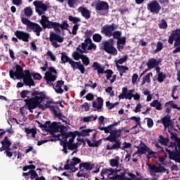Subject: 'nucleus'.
<instances>
[{"instance_id": "nucleus-28", "label": "nucleus", "mask_w": 180, "mask_h": 180, "mask_svg": "<svg viewBox=\"0 0 180 180\" xmlns=\"http://www.w3.org/2000/svg\"><path fill=\"white\" fill-rule=\"evenodd\" d=\"M119 171L117 169H112V167H110L108 169H103L101 171V175H105L109 178L110 175H113L114 174H117Z\"/></svg>"}, {"instance_id": "nucleus-35", "label": "nucleus", "mask_w": 180, "mask_h": 180, "mask_svg": "<svg viewBox=\"0 0 180 180\" xmlns=\"http://www.w3.org/2000/svg\"><path fill=\"white\" fill-rule=\"evenodd\" d=\"M70 27V24L68 20H64L61 24L58 22V29H61V30H68Z\"/></svg>"}, {"instance_id": "nucleus-48", "label": "nucleus", "mask_w": 180, "mask_h": 180, "mask_svg": "<svg viewBox=\"0 0 180 180\" xmlns=\"http://www.w3.org/2000/svg\"><path fill=\"white\" fill-rule=\"evenodd\" d=\"M68 20L70 22H72V23H74V25H78V22H81V19H79V18L74 17L72 15H69Z\"/></svg>"}, {"instance_id": "nucleus-24", "label": "nucleus", "mask_w": 180, "mask_h": 180, "mask_svg": "<svg viewBox=\"0 0 180 180\" xmlns=\"http://www.w3.org/2000/svg\"><path fill=\"white\" fill-rule=\"evenodd\" d=\"M96 101H93L92 106L94 109L97 108L98 112L101 111V109L103 108V98L102 97H97Z\"/></svg>"}, {"instance_id": "nucleus-19", "label": "nucleus", "mask_w": 180, "mask_h": 180, "mask_svg": "<svg viewBox=\"0 0 180 180\" xmlns=\"http://www.w3.org/2000/svg\"><path fill=\"white\" fill-rule=\"evenodd\" d=\"M43 27L40 26V25L36 22H32L27 30H29V32H33V33H35L36 36L39 37H40V33L43 32Z\"/></svg>"}, {"instance_id": "nucleus-30", "label": "nucleus", "mask_w": 180, "mask_h": 180, "mask_svg": "<svg viewBox=\"0 0 180 180\" xmlns=\"http://www.w3.org/2000/svg\"><path fill=\"white\" fill-rule=\"evenodd\" d=\"M48 129L52 131V133H58V129H60V125H58V123L57 122H51L49 121V123L48 124Z\"/></svg>"}, {"instance_id": "nucleus-46", "label": "nucleus", "mask_w": 180, "mask_h": 180, "mask_svg": "<svg viewBox=\"0 0 180 180\" xmlns=\"http://www.w3.org/2000/svg\"><path fill=\"white\" fill-rule=\"evenodd\" d=\"M21 22L23 25H25L27 26V29L28 30L30 26L32 25V22L31 20H30L29 19L26 18H21Z\"/></svg>"}, {"instance_id": "nucleus-4", "label": "nucleus", "mask_w": 180, "mask_h": 180, "mask_svg": "<svg viewBox=\"0 0 180 180\" xmlns=\"http://www.w3.org/2000/svg\"><path fill=\"white\" fill-rule=\"evenodd\" d=\"M44 67L48 70V71L45 72L44 79L46 81L47 85H49V86H54V82L57 79V75H58L57 69L53 66L49 68V63H47V62H46Z\"/></svg>"}, {"instance_id": "nucleus-17", "label": "nucleus", "mask_w": 180, "mask_h": 180, "mask_svg": "<svg viewBox=\"0 0 180 180\" xmlns=\"http://www.w3.org/2000/svg\"><path fill=\"white\" fill-rule=\"evenodd\" d=\"M98 130H101V131H104V133H105V134H108L110 133V136L112 135V133H115V131H116L115 134L116 136H119V133H120V134H122V130L120 129H113L112 127H111V125H108L107 127H98Z\"/></svg>"}, {"instance_id": "nucleus-52", "label": "nucleus", "mask_w": 180, "mask_h": 180, "mask_svg": "<svg viewBox=\"0 0 180 180\" xmlns=\"http://www.w3.org/2000/svg\"><path fill=\"white\" fill-rule=\"evenodd\" d=\"M64 169H66L67 171L70 170L72 171V172H75V171H77L78 168H76L75 167H72L71 165H70V163H66L64 165Z\"/></svg>"}, {"instance_id": "nucleus-38", "label": "nucleus", "mask_w": 180, "mask_h": 180, "mask_svg": "<svg viewBox=\"0 0 180 180\" xmlns=\"http://www.w3.org/2000/svg\"><path fill=\"white\" fill-rule=\"evenodd\" d=\"M25 131L27 134H32L33 139H34V137H36V134H37V130H36V129L32 128V129H30L27 127H25Z\"/></svg>"}, {"instance_id": "nucleus-22", "label": "nucleus", "mask_w": 180, "mask_h": 180, "mask_svg": "<svg viewBox=\"0 0 180 180\" xmlns=\"http://www.w3.org/2000/svg\"><path fill=\"white\" fill-rule=\"evenodd\" d=\"M165 106L166 107L165 113H167V115L171 113L172 109H177V110H180V107H178V105H176L174 101L165 103Z\"/></svg>"}, {"instance_id": "nucleus-31", "label": "nucleus", "mask_w": 180, "mask_h": 180, "mask_svg": "<svg viewBox=\"0 0 180 180\" xmlns=\"http://www.w3.org/2000/svg\"><path fill=\"white\" fill-rule=\"evenodd\" d=\"M52 139H44V140H41V141H39L37 142V146H42V144H44L46 143H49V141H56L57 140H60V135H56L54 134V133H52Z\"/></svg>"}, {"instance_id": "nucleus-2", "label": "nucleus", "mask_w": 180, "mask_h": 180, "mask_svg": "<svg viewBox=\"0 0 180 180\" xmlns=\"http://www.w3.org/2000/svg\"><path fill=\"white\" fill-rule=\"evenodd\" d=\"M9 75L12 79H15V77L16 79H22L25 86H29L30 88L36 86L34 80L30 76V70H25L23 71V68L20 65H15V72L13 70H9Z\"/></svg>"}, {"instance_id": "nucleus-54", "label": "nucleus", "mask_w": 180, "mask_h": 180, "mask_svg": "<svg viewBox=\"0 0 180 180\" xmlns=\"http://www.w3.org/2000/svg\"><path fill=\"white\" fill-rule=\"evenodd\" d=\"M89 84H84V88H86V86H90L92 89H95L96 86H98V84L96 83H94L92 80H89Z\"/></svg>"}, {"instance_id": "nucleus-13", "label": "nucleus", "mask_w": 180, "mask_h": 180, "mask_svg": "<svg viewBox=\"0 0 180 180\" xmlns=\"http://www.w3.org/2000/svg\"><path fill=\"white\" fill-rule=\"evenodd\" d=\"M33 5L35 6V12L38 13L39 16L44 15L49 7L43 1H35L33 2Z\"/></svg>"}, {"instance_id": "nucleus-53", "label": "nucleus", "mask_w": 180, "mask_h": 180, "mask_svg": "<svg viewBox=\"0 0 180 180\" xmlns=\"http://www.w3.org/2000/svg\"><path fill=\"white\" fill-rule=\"evenodd\" d=\"M81 60H82L84 65H85L86 67L89 65V58H88V56H86V55H83V56H82Z\"/></svg>"}, {"instance_id": "nucleus-16", "label": "nucleus", "mask_w": 180, "mask_h": 180, "mask_svg": "<svg viewBox=\"0 0 180 180\" xmlns=\"http://www.w3.org/2000/svg\"><path fill=\"white\" fill-rule=\"evenodd\" d=\"M91 6H95L96 11H109V4L104 1H98L96 4H91Z\"/></svg>"}, {"instance_id": "nucleus-39", "label": "nucleus", "mask_w": 180, "mask_h": 180, "mask_svg": "<svg viewBox=\"0 0 180 180\" xmlns=\"http://www.w3.org/2000/svg\"><path fill=\"white\" fill-rule=\"evenodd\" d=\"M157 77V81L158 82H159L160 84H162V82H164V81H165V79H167V74L164 73L162 72V73H159Z\"/></svg>"}, {"instance_id": "nucleus-55", "label": "nucleus", "mask_w": 180, "mask_h": 180, "mask_svg": "<svg viewBox=\"0 0 180 180\" xmlns=\"http://www.w3.org/2000/svg\"><path fill=\"white\" fill-rule=\"evenodd\" d=\"M68 1V4L70 8H74L75 5H78V2L79 1L78 0H67Z\"/></svg>"}, {"instance_id": "nucleus-50", "label": "nucleus", "mask_w": 180, "mask_h": 180, "mask_svg": "<svg viewBox=\"0 0 180 180\" xmlns=\"http://www.w3.org/2000/svg\"><path fill=\"white\" fill-rule=\"evenodd\" d=\"M146 153H148V155H146L147 160H151V158H154V157L157 155V153L153 151L150 148L149 150H147Z\"/></svg>"}, {"instance_id": "nucleus-59", "label": "nucleus", "mask_w": 180, "mask_h": 180, "mask_svg": "<svg viewBox=\"0 0 180 180\" xmlns=\"http://www.w3.org/2000/svg\"><path fill=\"white\" fill-rule=\"evenodd\" d=\"M117 44L124 46L126 44V37H122L117 39Z\"/></svg>"}, {"instance_id": "nucleus-15", "label": "nucleus", "mask_w": 180, "mask_h": 180, "mask_svg": "<svg viewBox=\"0 0 180 180\" xmlns=\"http://www.w3.org/2000/svg\"><path fill=\"white\" fill-rule=\"evenodd\" d=\"M14 36H15L18 40H22L25 43H27V41H29V39L30 38V34H29V32L20 30H16L14 32Z\"/></svg>"}, {"instance_id": "nucleus-63", "label": "nucleus", "mask_w": 180, "mask_h": 180, "mask_svg": "<svg viewBox=\"0 0 180 180\" xmlns=\"http://www.w3.org/2000/svg\"><path fill=\"white\" fill-rule=\"evenodd\" d=\"M160 29H167L168 27V24L167 23V21L165 20H162L161 23L159 24Z\"/></svg>"}, {"instance_id": "nucleus-1", "label": "nucleus", "mask_w": 180, "mask_h": 180, "mask_svg": "<svg viewBox=\"0 0 180 180\" xmlns=\"http://www.w3.org/2000/svg\"><path fill=\"white\" fill-rule=\"evenodd\" d=\"M20 95L22 99L27 98L24 100V102H25V105L30 113H33V109H36L37 108L44 110V105H40V103H41V102H44V101L47 99V94H46V91H39L37 90H22Z\"/></svg>"}, {"instance_id": "nucleus-49", "label": "nucleus", "mask_w": 180, "mask_h": 180, "mask_svg": "<svg viewBox=\"0 0 180 180\" xmlns=\"http://www.w3.org/2000/svg\"><path fill=\"white\" fill-rule=\"evenodd\" d=\"M92 118H94L93 120H96V119H98V115H95L94 117V115L84 117L81 120H83V122L84 123H88V122H91L92 121V120H91Z\"/></svg>"}, {"instance_id": "nucleus-11", "label": "nucleus", "mask_w": 180, "mask_h": 180, "mask_svg": "<svg viewBox=\"0 0 180 180\" xmlns=\"http://www.w3.org/2000/svg\"><path fill=\"white\" fill-rule=\"evenodd\" d=\"M49 41H52V46L56 49H58L60 47V44L58 43H63L64 41V37H61L60 34L55 33L54 32L51 31L49 34Z\"/></svg>"}, {"instance_id": "nucleus-3", "label": "nucleus", "mask_w": 180, "mask_h": 180, "mask_svg": "<svg viewBox=\"0 0 180 180\" xmlns=\"http://www.w3.org/2000/svg\"><path fill=\"white\" fill-rule=\"evenodd\" d=\"M117 29V25L115 23H112L111 25H105L102 27L101 32L102 34H105L107 37H112L113 40H119L120 37H122V32L121 31H115Z\"/></svg>"}, {"instance_id": "nucleus-8", "label": "nucleus", "mask_w": 180, "mask_h": 180, "mask_svg": "<svg viewBox=\"0 0 180 180\" xmlns=\"http://www.w3.org/2000/svg\"><path fill=\"white\" fill-rule=\"evenodd\" d=\"M174 144H173V148L174 147V150L171 151V150L167 148H165L166 153H168L169 160H173L177 162H180V138L175 141Z\"/></svg>"}, {"instance_id": "nucleus-61", "label": "nucleus", "mask_w": 180, "mask_h": 180, "mask_svg": "<svg viewBox=\"0 0 180 180\" xmlns=\"http://www.w3.org/2000/svg\"><path fill=\"white\" fill-rule=\"evenodd\" d=\"M147 120V126L149 129H151L154 126V121L151 118H146Z\"/></svg>"}, {"instance_id": "nucleus-41", "label": "nucleus", "mask_w": 180, "mask_h": 180, "mask_svg": "<svg viewBox=\"0 0 180 180\" xmlns=\"http://www.w3.org/2000/svg\"><path fill=\"white\" fill-rule=\"evenodd\" d=\"M77 136H78V134L75 133V131H68L67 134H66V136H65L63 139H72L73 137V141H75V137H77Z\"/></svg>"}, {"instance_id": "nucleus-51", "label": "nucleus", "mask_w": 180, "mask_h": 180, "mask_svg": "<svg viewBox=\"0 0 180 180\" xmlns=\"http://www.w3.org/2000/svg\"><path fill=\"white\" fill-rule=\"evenodd\" d=\"M93 40L96 43H101V41H102V35H101V34H98V33L94 34L93 35Z\"/></svg>"}, {"instance_id": "nucleus-9", "label": "nucleus", "mask_w": 180, "mask_h": 180, "mask_svg": "<svg viewBox=\"0 0 180 180\" xmlns=\"http://www.w3.org/2000/svg\"><path fill=\"white\" fill-rule=\"evenodd\" d=\"M40 23L44 29H54L55 33H61V29L58 28V22L49 20V17L45 15L41 16Z\"/></svg>"}, {"instance_id": "nucleus-25", "label": "nucleus", "mask_w": 180, "mask_h": 180, "mask_svg": "<svg viewBox=\"0 0 180 180\" xmlns=\"http://www.w3.org/2000/svg\"><path fill=\"white\" fill-rule=\"evenodd\" d=\"M66 147H68V150H70L71 151L75 150L73 153L78 152V144L74 143V137H72V139H69L66 145Z\"/></svg>"}, {"instance_id": "nucleus-26", "label": "nucleus", "mask_w": 180, "mask_h": 180, "mask_svg": "<svg viewBox=\"0 0 180 180\" xmlns=\"http://www.w3.org/2000/svg\"><path fill=\"white\" fill-rule=\"evenodd\" d=\"M1 144L0 152L2 153V151H5V148L12 146V142H11L8 136H4L3 141H1Z\"/></svg>"}, {"instance_id": "nucleus-42", "label": "nucleus", "mask_w": 180, "mask_h": 180, "mask_svg": "<svg viewBox=\"0 0 180 180\" xmlns=\"http://www.w3.org/2000/svg\"><path fill=\"white\" fill-rule=\"evenodd\" d=\"M24 13H25V16H27V18L32 17V15H33V10H32V7L28 6V7L25 8Z\"/></svg>"}, {"instance_id": "nucleus-45", "label": "nucleus", "mask_w": 180, "mask_h": 180, "mask_svg": "<svg viewBox=\"0 0 180 180\" xmlns=\"http://www.w3.org/2000/svg\"><path fill=\"white\" fill-rule=\"evenodd\" d=\"M65 129H67V127L64 126V125H59V129H58V131H60V134H59L60 136H62V139H64L65 136H67V134L68 132H65Z\"/></svg>"}, {"instance_id": "nucleus-37", "label": "nucleus", "mask_w": 180, "mask_h": 180, "mask_svg": "<svg viewBox=\"0 0 180 180\" xmlns=\"http://www.w3.org/2000/svg\"><path fill=\"white\" fill-rule=\"evenodd\" d=\"M150 77H153V72H149L145 77H143L141 85L150 84V82H151V79H150Z\"/></svg>"}, {"instance_id": "nucleus-60", "label": "nucleus", "mask_w": 180, "mask_h": 180, "mask_svg": "<svg viewBox=\"0 0 180 180\" xmlns=\"http://www.w3.org/2000/svg\"><path fill=\"white\" fill-rule=\"evenodd\" d=\"M78 29H79V24H75V25L72 26V34H73V36L77 34Z\"/></svg>"}, {"instance_id": "nucleus-34", "label": "nucleus", "mask_w": 180, "mask_h": 180, "mask_svg": "<svg viewBox=\"0 0 180 180\" xmlns=\"http://www.w3.org/2000/svg\"><path fill=\"white\" fill-rule=\"evenodd\" d=\"M117 69L120 72V77H123V74H126V71H129V68L127 66L116 65Z\"/></svg>"}, {"instance_id": "nucleus-21", "label": "nucleus", "mask_w": 180, "mask_h": 180, "mask_svg": "<svg viewBox=\"0 0 180 180\" xmlns=\"http://www.w3.org/2000/svg\"><path fill=\"white\" fill-rule=\"evenodd\" d=\"M162 60H157L154 58H149L148 63H146L147 68L148 70H153V68H155V67H158L160 64H161Z\"/></svg>"}, {"instance_id": "nucleus-27", "label": "nucleus", "mask_w": 180, "mask_h": 180, "mask_svg": "<svg viewBox=\"0 0 180 180\" xmlns=\"http://www.w3.org/2000/svg\"><path fill=\"white\" fill-rule=\"evenodd\" d=\"M63 85H64L63 80L57 81L56 87L53 84V88L55 90V92H56V94H63L64 92V90L63 89Z\"/></svg>"}, {"instance_id": "nucleus-43", "label": "nucleus", "mask_w": 180, "mask_h": 180, "mask_svg": "<svg viewBox=\"0 0 180 180\" xmlns=\"http://www.w3.org/2000/svg\"><path fill=\"white\" fill-rule=\"evenodd\" d=\"M77 164H81V159L77 158V157H73L72 158V161L70 162V167H75V165H77Z\"/></svg>"}, {"instance_id": "nucleus-14", "label": "nucleus", "mask_w": 180, "mask_h": 180, "mask_svg": "<svg viewBox=\"0 0 180 180\" xmlns=\"http://www.w3.org/2000/svg\"><path fill=\"white\" fill-rule=\"evenodd\" d=\"M146 165L148 167L150 174H163V172H167V169L163 166L159 165L158 167L155 165H151L148 162H146Z\"/></svg>"}, {"instance_id": "nucleus-7", "label": "nucleus", "mask_w": 180, "mask_h": 180, "mask_svg": "<svg viewBox=\"0 0 180 180\" xmlns=\"http://www.w3.org/2000/svg\"><path fill=\"white\" fill-rule=\"evenodd\" d=\"M114 46L115 39L110 38L100 44L99 47L100 50H103L108 54H114V56H116L117 54V49Z\"/></svg>"}, {"instance_id": "nucleus-64", "label": "nucleus", "mask_w": 180, "mask_h": 180, "mask_svg": "<svg viewBox=\"0 0 180 180\" xmlns=\"http://www.w3.org/2000/svg\"><path fill=\"white\" fill-rule=\"evenodd\" d=\"M110 164L111 167H117V165H119V160L117 159H111Z\"/></svg>"}, {"instance_id": "nucleus-23", "label": "nucleus", "mask_w": 180, "mask_h": 180, "mask_svg": "<svg viewBox=\"0 0 180 180\" xmlns=\"http://www.w3.org/2000/svg\"><path fill=\"white\" fill-rule=\"evenodd\" d=\"M141 146H136L137 150L136 153L139 154V157H141L143 155H146L147 151H150V148L146 145V143L141 142Z\"/></svg>"}, {"instance_id": "nucleus-56", "label": "nucleus", "mask_w": 180, "mask_h": 180, "mask_svg": "<svg viewBox=\"0 0 180 180\" xmlns=\"http://www.w3.org/2000/svg\"><path fill=\"white\" fill-rule=\"evenodd\" d=\"M54 116H56V117H58V119H59V120H62V122L63 123H67V121L64 120L63 119H65V116L63 114H61V112H57L56 111V114H54Z\"/></svg>"}, {"instance_id": "nucleus-57", "label": "nucleus", "mask_w": 180, "mask_h": 180, "mask_svg": "<svg viewBox=\"0 0 180 180\" xmlns=\"http://www.w3.org/2000/svg\"><path fill=\"white\" fill-rule=\"evenodd\" d=\"M159 141L163 146H167V143H168V139L164 138L162 135L159 136Z\"/></svg>"}, {"instance_id": "nucleus-6", "label": "nucleus", "mask_w": 180, "mask_h": 180, "mask_svg": "<svg viewBox=\"0 0 180 180\" xmlns=\"http://www.w3.org/2000/svg\"><path fill=\"white\" fill-rule=\"evenodd\" d=\"M120 136H122V134L120 133L118 135H116V131H114V132L111 133V135H109L108 137L104 138V141H110V143H115L112 146L110 145H108L106 146V150H119V148H122V142L119 141V139H120Z\"/></svg>"}, {"instance_id": "nucleus-10", "label": "nucleus", "mask_w": 180, "mask_h": 180, "mask_svg": "<svg viewBox=\"0 0 180 180\" xmlns=\"http://www.w3.org/2000/svg\"><path fill=\"white\" fill-rule=\"evenodd\" d=\"M91 68L94 71H97L98 77H101V74H107L105 75L106 79H110V78H112V75H113V70L110 69L105 70V68L102 67L98 62H94L91 65Z\"/></svg>"}, {"instance_id": "nucleus-62", "label": "nucleus", "mask_w": 180, "mask_h": 180, "mask_svg": "<svg viewBox=\"0 0 180 180\" xmlns=\"http://www.w3.org/2000/svg\"><path fill=\"white\" fill-rule=\"evenodd\" d=\"M126 148H131V143L129 142H124L123 146L120 148V150H126Z\"/></svg>"}, {"instance_id": "nucleus-29", "label": "nucleus", "mask_w": 180, "mask_h": 180, "mask_svg": "<svg viewBox=\"0 0 180 180\" xmlns=\"http://www.w3.org/2000/svg\"><path fill=\"white\" fill-rule=\"evenodd\" d=\"M78 11L81 13L83 18H85L86 19L91 18V11H89V10H88L86 8L80 6L79 7Z\"/></svg>"}, {"instance_id": "nucleus-12", "label": "nucleus", "mask_w": 180, "mask_h": 180, "mask_svg": "<svg viewBox=\"0 0 180 180\" xmlns=\"http://www.w3.org/2000/svg\"><path fill=\"white\" fill-rule=\"evenodd\" d=\"M147 9L153 15H158L160 11H161V6L157 0H153L150 1L147 5Z\"/></svg>"}, {"instance_id": "nucleus-33", "label": "nucleus", "mask_w": 180, "mask_h": 180, "mask_svg": "<svg viewBox=\"0 0 180 180\" xmlns=\"http://www.w3.org/2000/svg\"><path fill=\"white\" fill-rule=\"evenodd\" d=\"M88 45L85 43H82L81 45H79L78 47L76 49L77 51L79 52L80 54L85 53L86 54L88 53Z\"/></svg>"}, {"instance_id": "nucleus-32", "label": "nucleus", "mask_w": 180, "mask_h": 180, "mask_svg": "<svg viewBox=\"0 0 180 180\" xmlns=\"http://www.w3.org/2000/svg\"><path fill=\"white\" fill-rule=\"evenodd\" d=\"M91 131H96V129H83L82 131H75V133L79 137H86V136H89V133Z\"/></svg>"}, {"instance_id": "nucleus-40", "label": "nucleus", "mask_w": 180, "mask_h": 180, "mask_svg": "<svg viewBox=\"0 0 180 180\" xmlns=\"http://www.w3.org/2000/svg\"><path fill=\"white\" fill-rule=\"evenodd\" d=\"M51 103H53V102L51 101H49L46 102V105L45 106H46V108L50 109V110H51V112H53V115H56L57 110H56V106L50 105H51Z\"/></svg>"}, {"instance_id": "nucleus-47", "label": "nucleus", "mask_w": 180, "mask_h": 180, "mask_svg": "<svg viewBox=\"0 0 180 180\" xmlns=\"http://www.w3.org/2000/svg\"><path fill=\"white\" fill-rule=\"evenodd\" d=\"M30 77H31V78H32V77H33L32 79H34L37 81H40V79H41V78H43L41 75H40L39 73L35 72H31Z\"/></svg>"}, {"instance_id": "nucleus-20", "label": "nucleus", "mask_w": 180, "mask_h": 180, "mask_svg": "<svg viewBox=\"0 0 180 180\" xmlns=\"http://www.w3.org/2000/svg\"><path fill=\"white\" fill-rule=\"evenodd\" d=\"M157 123L163 124L165 129L169 127V126H172V120H171V116L169 114L164 116L160 120H158Z\"/></svg>"}, {"instance_id": "nucleus-44", "label": "nucleus", "mask_w": 180, "mask_h": 180, "mask_svg": "<svg viewBox=\"0 0 180 180\" xmlns=\"http://www.w3.org/2000/svg\"><path fill=\"white\" fill-rule=\"evenodd\" d=\"M84 54L79 53L78 51H74L72 54V57L75 60V61H78V60L82 59Z\"/></svg>"}, {"instance_id": "nucleus-58", "label": "nucleus", "mask_w": 180, "mask_h": 180, "mask_svg": "<svg viewBox=\"0 0 180 180\" xmlns=\"http://www.w3.org/2000/svg\"><path fill=\"white\" fill-rule=\"evenodd\" d=\"M127 58H129V57L127 56V55H125L123 56V58H120L118 60L116 61V65L117 64H123L124 63H126V61H127Z\"/></svg>"}, {"instance_id": "nucleus-18", "label": "nucleus", "mask_w": 180, "mask_h": 180, "mask_svg": "<svg viewBox=\"0 0 180 180\" xmlns=\"http://www.w3.org/2000/svg\"><path fill=\"white\" fill-rule=\"evenodd\" d=\"M94 168H95V164L91 163V162H82L79 165L80 172H85V171L91 172Z\"/></svg>"}, {"instance_id": "nucleus-36", "label": "nucleus", "mask_w": 180, "mask_h": 180, "mask_svg": "<svg viewBox=\"0 0 180 180\" xmlns=\"http://www.w3.org/2000/svg\"><path fill=\"white\" fill-rule=\"evenodd\" d=\"M86 141L89 147H99V146L102 144V139H99L98 141H95L94 143H91V140L88 139H86Z\"/></svg>"}, {"instance_id": "nucleus-5", "label": "nucleus", "mask_w": 180, "mask_h": 180, "mask_svg": "<svg viewBox=\"0 0 180 180\" xmlns=\"http://www.w3.org/2000/svg\"><path fill=\"white\" fill-rule=\"evenodd\" d=\"M60 60L62 64H65V63H69L74 71L78 70L80 71L81 74H85V67L81 63V62H75L72 59L70 58L65 52L61 53Z\"/></svg>"}]
</instances>
